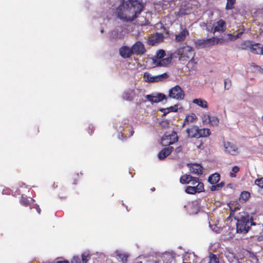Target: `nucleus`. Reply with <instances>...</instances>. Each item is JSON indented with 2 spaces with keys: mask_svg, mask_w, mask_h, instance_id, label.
I'll return each mask as SVG.
<instances>
[{
  "mask_svg": "<svg viewBox=\"0 0 263 263\" xmlns=\"http://www.w3.org/2000/svg\"><path fill=\"white\" fill-rule=\"evenodd\" d=\"M169 97L178 100H181L184 99V93L180 86L176 85L169 90Z\"/></svg>",
  "mask_w": 263,
  "mask_h": 263,
  "instance_id": "nucleus-8",
  "label": "nucleus"
},
{
  "mask_svg": "<svg viewBox=\"0 0 263 263\" xmlns=\"http://www.w3.org/2000/svg\"><path fill=\"white\" fill-rule=\"evenodd\" d=\"M190 170L191 173L197 175H201L202 174V166L198 164H192L190 166Z\"/></svg>",
  "mask_w": 263,
  "mask_h": 263,
  "instance_id": "nucleus-19",
  "label": "nucleus"
},
{
  "mask_svg": "<svg viewBox=\"0 0 263 263\" xmlns=\"http://www.w3.org/2000/svg\"><path fill=\"white\" fill-rule=\"evenodd\" d=\"M163 39L164 35L162 33H156L148 37L147 44L150 46H154L156 44L163 42Z\"/></svg>",
  "mask_w": 263,
  "mask_h": 263,
  "instance_id": "nucleus-12",
  "label": "nucleus"
},
{
  "mask_svg": "<svg viewBox=\"0 0 263 263\" xmlns=\"http://www.w3.org/2000/svg\"><path fill=\"white\" fill-rule=\"evenodd\" d=\"M226 29V23L222 20H220L213 25V33L216 32H223Z\"/></svg>",
  "mask_w": 263,
  "mask_h": 263,
  "instance_id": "nucleus-14",
  "label": "nucleus"
},
{
  "mask_svg": "<svg viewBox=\"0 0 263 263\" xmlns=\"http://www.w3.org/2000/svg\"><path fill=\"white\" fill-rule=\"evenodd\" d=\"M243 33V32H240L237 33L236 35H233L231 33H228V36H229V39L230 41H234L238 38H239L242 34Z\"/></svg>",
  "mask_w": 263,
  "mask_h": 263,
  "instance_id": "nucleus-36",
  "label": "nucleus"
},
{
  "mask_svg": "<svg viewBox=\"0 0 263 263\" xmlns=\"http://www.w3.org/2000/svg\"><path fill=\"white\" fill-rule=\"evenodd\" d=\"M261 119L263 121V115H262V116L261 117Z\"/></svg>",
  "mask_w": 263,
  "mask_h": 263,
  "instance_id": "nucleus-52",
  "label": "nucleus"
},
{
  "mask_svg": "<svg viewBox=\"0 0 263 263\" xmlns=\"http://www.w3.org/2000/svg\"><path fill=\"white\" fill-rule=\"evenodd\" d=\"M254 183L259 187L263 189V177L256 179L255 180Z\"/></svg>",
  "mask_w": 263,
  "mask_h": 263,
  "instance_id": "nucleus-41",
  "label": "nucleus"
},
{
  "mask_svg": "<svg viewBox=\"0 0 263 263\" xmlns=\"http://www.w3.org/2000/svg\"><path fill=\"white\" fill-rule=\"evenodd\" d=\"M178 136L176 133L164 136L161 138L162 142H164L163 145H165L173 144L178 141Z\"/></svg>",
  "mask_w": 263,
  "mask_h": 263,
  "instance_id": "nucleus-13",
  "label": "nucleus"
},
{
  "mask_svg": "<svg viewBox=\"0 0 263 263\" xmlns=\"http://www.w3.org/2000/svg\"><path fill=\"white\" fill-rule=\"evenodd\" d=\"M181 151H182V147L181 146L177 147L175 149V152L176 153H179L181 152Z\"/></svg>",
  "mask_w": 263,
  "mask_h": 263,
  "instance_id": "nucleus-47",
  "label": "nucleus"
},
{
  "mask_svg": "<svg viewBox=\"0 0 263 263\" xmlns=\"http://www.w3.org/2000/svg\"><path fill=\"white\" fill-rule=\"evenodd\" d=\"M196 64L197 62L195 61L193 57L189 61L188 63L186 65V66L189 69H194L196 68Z\"/></svg>",
  "mask_w": 263,
  "mask_h": 263,
  "instance_id": "nucleus-32",
  "label": "nucleus"
},
{
  "mask_svg": "<svg viewBox=\"0 0 263 263\" xmlns=\"http://www.w3.org/2000/svg\"><path fill=\"white\" fill-rule=\"evenodd\" d=\"M195 190L194 192L197 193H200L204 192V187L203 183L201 182H198L195 186H193Z\"/></svg>",
  "mask_w": 263,
  "mask_h": 263,
  "instance_id": "nucleus-27",
  "label": "nucleus"
},
{
  "mask_svg": "<svg viewBox=\"0 0 263 263\" xmlns=\"http://www.w3.org/2000/svg\"><path fill=\"white\" fill-rule=\"evenodd\" d=\"M119 53L120 55L124 59L129 58L133 54L132 47L129 48L127 46L121 47L119 49Z\"/></svg>",
  "mask_w": 263,
  "mask_h": 263,
  "instance_id": "nucleus-15",
  "label": "nucleus"
},
{
  "mask_svg": "<svg viewBox=\"0 0 263 263\" xmlns=\"http://www.w3.org/2000/svg\"><path fill=\"white\" fill-rule=\"evenodd\" d=\"M131 92L129 91L125 92L123 96V97L124 99L126 100L131 101L133 99V98L130 96Z\"/></svg>",
  "mask_w": 263,
  "mask_h": 263,
  "instance_id": "nucleus-43",
  "label": "nucleus"
},
{
  "mask_svg": "<svg viewBox=\"0 0 263 263\" xmlns=\"http://www.w3.org/2000/svg\"><path fill=\"white\" fill-rule=\"evenodd\" d=\"M211 116L208 114H205L202 117V122L204 124H209L210 122Z\"/></svg>",
  "mask_w": 263,
  "mask_h": 263,
  "instance_id": "nucleus-39",
  "label": "nucleus"
},
{
  "mask_svg": "<svg viewBox=\"0 0 263 263\" xmlns=\"http://www.w3.org/2000/svg\"><path fill=\"white\" fill-rule=\"evenodd\" d=\"M174 148L172 146H168L163 148L158 154V158L160 160H163L166 157L170 155Z\"/></svg>",
  "mask_w": 263,
  "mask_h": 263,
  "instance_id": "nucleus-17",
  "label": "nucleus"
},
{
  "mask_svg": "<svg viewBox=\"0 0 263 263\" xmlns=\"http://www.w3.org/2000/svg\"><path fill=\"white\" fill-rule=\"evenodd\" d=\"M230 209L232 211H235L240 208V205L237 201H231L229 204Z\"/></svg>",
  "mask_w": 263,
  "mask_h": 263,
  "instance_id": "nucleus-26",
  "label": "nucleus"
},
{
  "mask_svg": "<svg viewBox=\"0 0 263 263\" xmlns=\"http://www.w3.org/2000/svg\"><path fill=\"white\" fill-rule=\"evenodd\" d=\"M144 78L145 79V81L146 82H155L154 78L155 76H152L150 73L148 72H145L144 73Z\"/></svg>",
  "mask_w": 263,
  "mask_h": 263,
  "instance_id": "nucleus-34",
  "label": "nucleus"
},
{
  "mask_svg": "<svg viewBox=\"0 0 263 263\" xmlns=\"http://www.w3.org/2000/svg\"><path fill=\"white\" fill-rule=\"evenodd\" d=\"M209 263H219V258L214 254H211L209 256Z\"/></svg>",
  "mask_w": 263,
  "mask_h": 263,
  "instance_id": "nucleus-33",
  "label": "nucleus"
},
{
  "mask_svg": "<svg viewBox=\"0 0 263 263\" xmlns=\"http://www.w3.org/2000/svg\"><path fill=\"white\" fill-rule=\"evenodd\" d=\"M210 120V122L209 123V124H210L212 126H217L218 125L219 121V119L217 117L211 116V119Z\"/></svg>",
  "mask_w": 263,
  "mask_h": 263,
  "instance_id": "nucleus-37",
  "label": "nucleus"
},
{
  "mask_svg": "<svg viewBox=\"0 0 263 263\" xmlns=\"http://www.w3.org/2000/svg\"><path fill=\"white\" fill-rule=\"evenodd\" d=\"M239 167L237 166H235L232 167V171L233 173H230V176L231 177H235L236 175H235V173H237L239 171Z\"/></svg>",
  "mask_w": 263,
  "mask_h": 263,
  "instance_id": "nucleus-42",
  "label": "nucleus"
},
{
  "mask_svg": "<svg viewBox=\"0 0 263 263\" xmlns=\"http://www.w3.org/2000/svg\"><path fill=\"white\" fill-rule=\"evenodd\" d=\"M133 54L143 55L146 50L143 43L140 41H137L131 47Z\"/></svg>",
  "mask_w": 263,
  "mask_h": 263,
  "instance_id": "nucleus-10",
  "label": "nucleus"
},
{
  "mask_svg": "<svg viewBox=\"0 0 263 263\" xmlns=\"http://www.w3.org/2000/svg\"><path fill=\"white\" fill-rule=\"evenodd\" d=\"M167 109L168 110L167 112L170 111L176 112L178 110V106L175 105L174 106H171L170 107L168 108Z\"/></svg>",
  "mask_w": 263,
  "mask_h": 263,
  "instance_id": "nucleus-45",
  "label": "nucleus"
},
{
  "mask_svg": "<svg viewBox=\"0 0 263 263\" xmlns=\"http://www.w3.org/2000/svg\"><path fill=\"white\" fill-rule=\"evenodd\" d=\"M196 119L197 117L194 113H191L190 115H186L184 120L183 126L185 125H188L190 123H193Z\"/></svg>",
  "mask_w": 263,
  "mask_h": 263,
  "instance_id": "nucleus-21",
  "label": "nucleus"
},
{
  "mask_svg": "<svg viewBox=\"0 0 263 263\" xmlns=\"http://www.w3.org/2000/svg\"><path fill=\"white\" fill-rule=\"evenodd\" d=\"M192 102L193 103L203 108H207L208 107V102L201 99H195Z\"/></svg>",
  "mask_w": 263,
  "mask_h": 263,
  "instance_id": "nucleus-24",
  "label": "nucleus"
},
{
  "mask_svg": "<svg viewBox=\"0 0 263 263\" xmlns=\"http://www.w3.org/2000/svg\"><path fill=\"white\" fill-rule=\"evenodd\" d=\"M211 38L206 39H198L194 41L197 49L209 48L212 46Z\"/></svg>",
  "mask_w": 263,
  "mask_h": 263,
  "instance_id": "nucleus-11",
  "label": "nucleus"
},
{
  "mask_svg": "<svg viewBox=\"0 0 263 263\" xmlns=\"http://www.w3.org/2000/svg\"><path fill=\"white\" fill-rule=\"evenodd\" d=\"M118 32H119V30L117 28L113 30L111 33L112 37L114 39H115L123 38V34H121V32H120V33L119 34ZM121 32H122V31Z\"/></svg>",
  "mask_w": 263,
  "mask_h": 263,
  "instance_id": "nucleus-30",
  "label": "nucleus"
},
{
  "mask_svg": "<svg viewBox=\"0 0 263 263\" xmlns=\"http://www.w3.org/2000/svg\"><path fill=\"white\" fill-rule=\"evenodd\" d=\"M20 202L21 204V205L25 206H28L30 205V200L27 198V197L22 196L20 199Z\"/></svg>",
  "mask_w": 263,
  "mask_h": 263,
  "instance_id": "nucleus-31",
  "label": "nucleus"
},
{
  "mask_svg": "<svg viewBox=\"0 0 263 263\" xmlns=\"http://www.w3.org/2000/svg\"><path fill=\"white\" fill-rule=\"evenodd\" d=\"M56 263H69L67 260L57 261Z\"/></svg>",
  "mask_w": 263,
  "mask_h": 263,
  "instance_id": "nucleus-50",
  "label": "nucleus"
},
{
  "mask_svg": "<svg viewBox=\"0 0 263 263\" xmlns=\"http://www.w3.org/2000/svg\"><path fill=\"white\" fill-rule=\"evenodd\" d=\"M165 55V51L162 50H159L157 52V55L154 59H158L159 61L157 62V60H154V63L156 64L157 66H164L167 65L171 62V58H163Z\"/></svg>",
  "mask_w": 263,
  "mask_h": 263,
  "instance_id": "nucleus-7",
  "label": "nucleus"
},
{
  "mask_svg": "<svg viewBox=\"0 0 263 263\" xmlns=\"http://www.w3.org/2000/svg\"><path fill=\"white\" fill-rule=\"evenodd\" d=\"M143 5L137 0H122L115 12L123 22H132L142 11Z\"/></svg>",
  "mask_w": 263,
  "mask_h": 263,
  "instance_id": "nucleus-1",
  "label": "nucleus"
},
{
  "mask_svg": "<svg viewBox=\"0 0 263 263\" xmlns=\"http://www.w3.org/2000/svg\"><path fill=\"white\" fill-rule=\"evenodd\" d=\"M212 41V46L217 45V44H222L225 42V40L221 37H211Z\"/></svg>",
  "mask_w": 263,
  "mask_h": 263,
  "instance_id": "nucleus-28",
  "label": "nucleus"
},
{
  "mask_svg": "<svg viewBox=\"0 0 263 263\" xmlns=\"http://www.w3.org/2000/svg\"><path fill=\"white\" fill-rule=\"evenodd\" d=\"M116 253L118 259H119L123 263H125L127 261V258L129 257L128 253L121 251H117Z\"/></svg>",
  "mask_w": 263,
  "mask_h": 263,
  "instance_id": "nucleus-23",
  "label": "nucleus"
},
{
  "mask_svg": "<svg viewBox=\"0 0 263 263\" xmlns=\"http://www.w3.org/2000/svg\"><path fill=\"white\" fill-rule=\"evenodd\" d=\"M187 136L190 138H199L206 137L210 135V130L208 128L199 129L197 126L192 125L186 129Z\"/></svg>",
  "mask_w": 263,
  "mask_h": 263,
  "instance_id": "nucleus-3",
  "label": "nucleus"
},
{
  "mask_svg": "<svg viewBox=\"0 0 263 263\" xmlns=\"http://www.w3.org/2000/svg\"><path fill=\"white\" fill-rule=\"evenodd\" d=\"M194 190L195 189L193 186L188 185L185 187V192L188 194L194 195L196 194V193L194 192Z\"/></svg>",
  "mask_w": 263,
  "mask_h": 263,
  "instance_id": "nucleus-40",
  "label": "nucleus"
},
{
  "mask_svg": "<svg viewBox=\"0 0 263 263\" xmlns=\"http://www.w3.org/2000/svg\"><path fill=\"white\" fill-rule=\"evenodd\" d=\"M31 201H33L34 200L32 198H31Z\"/></svg>",
  "mask_w": 263,
  "mask_h": 263,
  "instance_id": "nucleus-54",
  "label": "nucleus"
},
{
  "mask_svg": "<svg viewBox=\"0 0 263 263\" xmlns=\"http://www.w3.org/2000/svg\"><path fill=\"white\" fill-rule=\"evenodd\" d=\"M241 48L243 50L249 48L254 54L263 55V45L259 43L252 44L250 41H245L241 43Z\"/></svg>",
  "mask_w": 263,
  "mask_h": 263,
  "instance_id": "nucleus-6",
  "label": "nucleus"
},
{
  "mask_svg": "<svg viewBox=\"0 0 263 263\" xmlns=\"http://www.w3.org/2000/svg\"><path fill=\"white\" fill-rule=\"evenodd\" d=\"M88 255L83 254L82 255V258H80L79 256H74L71 261V263H86L88 259Z\"/></svg>",
  "mask_w": 263,
  "mask_h": 263,
  "instance_id": "nucleus-22",
  "label": "nucleus"
},
{
  "mask_svg": "<svg viewBox=\"0 0 263 263\" xmlns=\"http://www.w3.org/2000/svg\"><path fill=\"white\" fill-rule=\"evenodd\" d=\"M137 263H142V262H141V261H140V262H137Z\"/></svg>",
  "mask_w": 263,
  "mask_h": 263,
  "instance_id": "nucleus-55",
  "label": "nucleus"
},
{
  "mask_svg": "<svg viewBox=\"0 0 263 263\" xmlns=\"http://www.w3.org/2000/svg\"><path fill=\"white\" fill-rule=\"evenodd\" d=\"M251 194L250 192L246 191H242L238 198V200L240 203H244L246 202L250 198Z\"/></svg>",
  "mask_w": 263,
  "mask_h": 263,
  "instance_id": "nucleus-20",
  "label": "nucleus"
},
{
  "mask_svg": "<svg viewBox=\"0 0 263 263\" xmlns=\"http://www.w3.org/2000/svg\"><path fill=\"white\" fill-rule=\"evenodd\" d=\"M220 179V175L219 173H214L209 177L208 182L212 184L210 187L211 191H219L224 186L225 183L223 181L217 183Z\"/></svg>",
  "mask_w": 263,
  "mask_h": 263,
  "instance_id": "nucleus-4",
  "label": "nucleus"
},
{
  "mask_svg": "<svg viewBox=\"0 0 263 263\" xmlns=\"http://www.w3.org/2000/svg\"><path fill=\"white\" fill-rule=\"evenodd\" d=\"M155 188H154V187H153V188L151 189V190H152V191H155Z\"/></svg>",
  "mask_w": 263,
  "mask_h": 263,
  "instance_id": "nucleus-51",
  "label": "nucleus"
},
{
  "mask_svg": "<svg viewBox=\"0 0 263 263\" xmlns=\"http://www.w3.org/2000/svg\"><path fill=\"white\" fill-rule=\"evenodd\" d=\"M236 3V0H227V3L226 6V10H231L234 8V4Z\"/></svg>",
  "mask_w": 263,
  "mask_h": 263,
  "instance_id": "nucleus-35",
  "label": "nucleus"
},
{
  "mask_svg": "<svg viewBox=\"0 0 263 263\" xmlns=\"http://www.w3.org/2000/svg\"><path fill=\"white\" fill-rule=\"evenodd\" d=\"M232 86V81L229 79L224 80V88L225 90H229Z\"/></svg>",
  "mask_w": 263,
  "mask_h": 263,
  "instance_id": "nucleus-38",
  "label": "nucleus"
},
{
  "mask_svg": "<svg viewBox=\"0 0 263 263\" xmlns=\"http://www.w3.org/2000/svg\"><path fill=\"white\" fill-rule=\"evenodd\" d=\"M198 182H201L199 181V179L198 177H193V179H192V181L190 182L191 184V186H195Z\"/></svg>",
  "mask_w": 263,
  "mask_h": 263,
  "instance_id": "nucleus-44",
  "label": "nucleus"
},
{
  "mask_svg": "<svg viewBox=\"0 0 263 263\" xmlns=\"http://www.w3.org/2000/svg\"><path fill=\"white\" fill-rule=\"evenodd\" d=\"M189 35V31L186 28H184L179 34L176 35L175 40L177 42H182L185 40L186 37Z\"/></svg>",
  "mask_w": 263,
  "mask_h": 263,
  "instance_id": "nucleus-18",
  "label": "nucleus"
},
{
  "mask_svg": "<svg viewBox=\"0 0 263 263\" xmlns=\"http://www.w3.org/2000/svg\"><path fill=\"white\" fill-rule=\"evenodd\" d=\"M146 98L152 103H158L165 99L166 96L163 93H159L157 96H155L148 95L146 96Z\"/></svg>",
  "mask_w": 263,
  "mask_h": 263,
  "instance_id": "nucleus-16",
  "label": "nucleus"
},
{
  "mask_svg": "<svg viewBox=\"0 0 263 263\" xmlns=\"http://www.w3.org/2000/svg\"><path fill=\"white\" fill-rule=\"evenodd\" d=\"M163 110H164V109H160L161 111H163Z\"/></svg>",
  "mask_w": 263,
  "mask_h": 263,
  "instance_id": "nucleus-53",
  "label": "nucleus"
},
{
  "mask_svg": "<svg viewBox=\"0 0 263 263\" xmlns=\"http://www.w3.org/2000/svg\"><path fill=\"white\" fill-rule=\"evenodd\" d=\"M236 232L237 233L246 234L250 230L251 226L255 224L253 220L250 218L249 215L245 212L239 213V216L236 218Z\"/></svg>",
  "mask_w": 263,
  "mask_h": 263,
  "instance_id": "nucleus-2",
  "label": "nucleus"
},
{
  "mask_svg": "<svg viewBox=\"0 0 263 263\" xmlns=\"http://www.w3.org/2000/svg\"><path fill=\"white\" fill-rule=\"evenodd\" d=\"M34 208L36 209V210L37 212L38 213V214H40L41 210V209L40 208L39 206L38 205H36L35 207H34Z\"/></svg>",
  "mask_w": 263,
  "mask_h": 263,
  "instance_id": "nucleus-48",
  "label": "nucleus"
},
{
  "mask_svg": "<svg viewBox=\"0 0 263 263\" xmlns=\"http://www.w3.org/2000/svg\"><path fill=\"white\" fill-rule=\"evenodd\" d=\"M223 146L225 152L229 154L237 155L239 153L237 145L233 142L230 141L224 142Z\"/></svg>",
  "mask_w": 263,
  "mask_h": 263,
  "instance_id": "nucleus-9",
  "label": "nucleus"
},
{
  "mask_svg": "<svg viewBox=\"0 0 263 263\" xmlns=\"http://www.w3.org/2000/svg\"><path fill=\"white\" fill-rule=\"evenodd\" d=\"M227 188L234 189L235 187V184L233 183H229L227 185Z\"/></svg>",
  "mask_w": 263,
  "mask_h": 263,
  "instance_id": "nucleus-46",
  "label": "nucleus"
},
{
  "mask_svg": "<svg viewBox=\"0 0 263 263\" xmlns=\"http://www.w3.org/2000/svg\"><path fill=\"white\" fill-rule=\"evenodd\" d=\"M178 54L180 61H187L190 58H192L195 55L193 48L188 45H185L180 47L178 50Z\"/></svg>",
  "mask_w": 263,
  "mask_h": 263,
  "instance_id": "nucleus-5",
  "label": "nucleus"
},
{
  "mask_svg": "<svg viewBox=\"0 0 263 263\" xmlns=\"http://www.w3.org/2000/svg\"><path fill=\"white\" fill-rule=\"evenodd\" d=\"M193 177L190 175H184L181 176L180 178V182L181 184H189L192 181Z\"/></svg>",
  "mask_w": 263,
  "mask_h": 263,
  "instance_id": "nucleus-25",
  "label": "nucleus"
},
{
  "mask_svg": "<svg viewBox=\"0 0 263 263\" xmlns=\"http://www.w3.org/2000/svg\"><path fill=\"white\" fill-rule=\"evenodd\" d=\"M93 131H94V129H93V127H88V133H89L90 135H91V134H92V133L93 132Z\"/></svg>",
  "mask_w": 263,
  "mask_h": 263,
  "instance_id": "nucleus-49",
  "label": "nucleus"
},
{
  "mask_svg": "<svg viewBox=\"0 0 263 263\" xmlns=\"http://www.w3.org/2000/svg\"><path fill=\"white\" fill-rule=\"evenodd\" d=\"M168 75L166 73H164L155 76V82L162 81L165 79L168 78Z\"/></svg>",
  "mask_w": 263,
  "mask_h": 263,
  "instance_id": "nucleus-29",
  "label": "nucleus"
}]
</instances>
